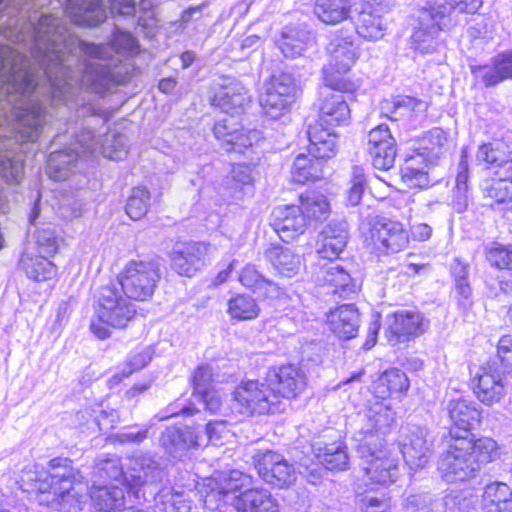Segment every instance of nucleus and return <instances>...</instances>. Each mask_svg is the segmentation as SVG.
I'll return each mask as SVG.
<instances>
[{"instance_id":"obj_1","label":"nucleus","mask_w":512,"mask_h":512,"mask_svg":"<svg viewBox=\"0 0 512 512\" xmlns=\"http://www.w3.org/2000/svg\"><path fill=\"white\" fill-rule=\"evenodd\" d=\"M33 44V55L44 76L43 83L30 61L20 52L0 45V177L18 183L23 160L9 151L7 133L17 141L35 142L46 124L40 96L55 102L68 101L76 86L103 93L110 85L124 84L135 72L129 57L138 45L128 32H115L108 45L78 41L61 20L44 15L18 41Z\"/></svg>"},{"instance_id":"obj_2","label":"nucleus","mask_w":512,"mask_h":512,"mask_svg":"<svg viewBox=\"0 0 512 512\" xmlns=\"http://www.w3.org/2000/svg\"><path fill=\"white\" fill-rule=\"evenodd\" d=\"M393 410L384 402H369L357 415L352 440L360 457L364 473L362 482L368 489L395 482L398 476L397 459L383 445L384 435L394 421Z\"/></svg>"},{"instance_id":"obj_3","label":"nucleus","mask_w":512,"mask_h":512,"mask_svg":"<svg viewBox=\"0 0 512 512\" xmlns=\"http://www.w3.org/2000/svg\"><path fill=\"white\" fill-rule=\"evenodd\" d=\"M21 488L36 492L38 502L59 512L80 510L86 487L81 476L67 458H54L49 462V471L27 469L21 476Z\"/></svg>"},{"instance_id":"obj_4","label":"nucleus","mask_w":512,"mask_h":512,"mask_svg":"<svg viewBox=\"0 0 512 512\" xmlns=\"http://www.w3.org/2000/svg\"><path fill=\"white\" fill-rule=\"evenodd\" d=\"M250 476L239 470L219 472L207 478L204 485L210 490L204 498L209 510H221L230 504L237 512H279L278 500L264 488H249Z\"/></svg>"},{"instance_id":"obj_5","label":"nucleus","mask_w":512,"mask_h":512,"mask_svg":"<svg viewBox=\"0 0 512 512\" xmlns=\"http://www.w3.org/2000/svg\"><path fill=\"white\" fill-rule=\"evenodd\" d=\"M81 148V154L76 148H70L69 151H54L49 155L47 161V174L55 181L66 180L78 165V159L92 154L98 149L101 154L111 160L120 161L127 155V138L123 134H108L105 143H99L93 132L84 131L77 141Z\"/></svg>"},{"instance_id":"obj_6","label":"nucleus","mask_w":512,"mask_h":512,"mask_svg":"<svg viewBox=\"0 0 512 512\" xmlns=\"http://www.w3.org/2000/svg\"><path fill=\"white\" fill-rule=\"evenodd\" d=\"M93 307L90 329L99 339L110 336L109 327L125 328L137 313L132 299L114 283L100 287L94 296Z\"/></svg>"},{"instance_id":"obj_7","label":"nucleus","mask_w":512,"mask_h":512,"mask_svg":"<svg viewBox=\"0 0 512 512\" xmlns=\"http://www.w3.org/2000/svg\"><path fill=\"white\" fill-rule=\"evenodd\" d=\"M127 470L117 455H101L96 463L97 474L100 478L113 479L121 482L136 499H139L141 487L147 483L160 481L163 471L150 456L130 458Z\"/></svg>"},{"instance_id":"obj_8","label":"nucleus","mask_w":512,"mask_h":512,"mask_svg":"<svg viewBox=\"0 0 512 512\" xmlns=\"http://www.w3.org/2000/svg\"><path fill=\"white\" fill-rule=\"evenodd\" d=\"M329 62L323 68L326 87L335 91L352 92L358 85L346 78V74L359 57L358 47L351 37L336 36L327 47Z\"/></svg>"},{"instance_id":"obj_9","label":"nucleus","mask_w":512,"mask_h":512,"mask_svg":"<svg viewBox=\"0 0 512 512\" xmlns=\"http://www.w3.org/2000/svg\"><path fill=\"white\" fill-rule=\"evenodd\" d=\"M159 279L160 272L155 263L131 260L120 271L115 284L132 300L145 301L154 294Z\"/></svg>"},{"instance_id":"obj_10","label":"nucleus","mask_w":512,"mask_h":512,"mask_svg":"<svg viewBox=\"0 0 512 512\" xmlns=\"http://www.w3.org/2000/svg\"><path fill=\"white\" fill-rule=\"evenodd\" d=\"M470 444L460 434L451 432L438 461V471L447 482L465 481L477 474V465L469 454Z\"/></svg>"},{"instance_id":"obj_11","label":"nucleus","mask_w":512,"mask_h":512,"mask_svg":"<svg viewBox=\"0 0 512 512\" xmlns=\"http://www.w3.org/2000/svg\"><path fill=\"white\" fill-rule=\"evenodd\" d=\"M447 16V8L436 11L430 0H425L418 10L414 31L410 37L411 48L422 55L434 53L438 46V35L445 25L443 20Z\"/></svg>"},{"instance_id":"obj_12","label":"nucleus","mask_w":512,"mask_h":512,"mask_svg":"<svg viewBox=\"0 0 512 512\" xmlns=\"http://www.w3.org/2000/svg\"><path fill=\"white\" fill-rule=\"evenodd\" d=\"M272 396L269 385L257 380L242 381L233 394L235 408L244 416L278 412V402Z\"/></svg>"},{"instance_id":"obj_13","label":"nucleus","mask_w":512,"mask_h":512,"mask_svg":"<svg viewBox=\"0 0 512 512\" xmlns=\"http://www.w3.org/2000/svg\"><path fill=\"white\" fill-rule=\"evenodd\" d=\"M297 86L288 74L273 76L260 97V105L265 115L277 119L290 110L295 101Z\"/></svg>"},{"instance_id":"obj_14","label":"nucleus","mask_w":512,"mask_h":512,"mask_svg":"<svg viewBox=\"0 0 512 512\" xmlns=\"http://www.w3.org/2000/svg\"><path fill=\"white\" fill-rule=\"evenodd\" d=\"M475 397L485 406L500 403L506 395V384L498 361L493 360L479 367L471 379Z\"/></svg>"},{"instance_id":"obj_15","label":"nucleus","mask_w":512,"mask_h":512,"mask_svg":"<svg viewBox=\"0 0 512 512\" xmlns=\"http://www.w3.org/2000/svg\"><path fill=\"white\" fill-rule=\"evenodd\" d=\"M428 327V321L422 313L413 310H399L388 314L385 319V336L395 345L423 334Z\"/></svg>"},{"instance_id":"obj_16","label":"nucleus","mask_w":512,"mask_h":512,"mask_svg":"<svg viewBox=\"0 0 512 512\" xmlns=\"http://www.w3.org/2000/svg\"><path fill=\"white\" fill-rule=\"evenodd\" d=\"M213 132L221 147L228 152L242 153L245 149L257 145L262 139L260 131L242 128L232 116L217 121Z\"/></svg>"},{"instance_id":"obj_17","label":"nucleus","mask_w":512,"mask_h":512,"mask_svg":"<svg viewBox=\"0 0 512 512\" xmlns=\"http://www.w3.org/2000/svg\"><path fill=\"white\" fill-rule=\"evenodd\" d=\"M210 101L226 113H240L250 102V95L241 81L223 76L214 82Z\"/></svg>"},{"instance_id":"obj_18","label":"nucleus","mask_w":512,"mask_h":512,"mask_svg":"<svg viewBox=\"0 0 512 512\" xmlns=\"http://www.w3.org/2000/svg\"><path fill=\"white\" fill-rule=\"evenodd\" d=\"M267 382L272 392V398L294 399L306 388V374L294 365L274 367L267 374Z\"/></svg>"},{"instance_id":"obj_19","label":"nucleus","mask_w":512,"mask_h":512,"mask_svg":"<svg viewBox=\"0 0 512 512\" xmlns=\"http://www.w3.org/2000/svg\"><path fill=\"white\" fill-rule=\"evenodd\" d=\"M373 247L379 253H396L408 246L409 236L403 224L396 220H377L370 231Z\"/></svg>"},{"instance_id":"obj_20","label":"nucleus","mask_w":512,"mask_h":512,"mask_svg":"<svg viewBox=\"0 0 512 512\" xmlns=\"http://www.w3.org/2000/svg\"><path fill=\"white\" fill-rule=\"evenodd\" d=\"M399 445L406 464L412 470L423 468L432 454V442L428 439L427 430L422 427L406 429Z\"/></svg>"},{"instance_id":"obj_21","label":"nucleus","mask_w":512,"mask_h":512,"mask_svg":"<svg viewBox=\"0 0 512 512\" xmlns=\"http://www.w3.org/2000/svg\"><path fill=\"white\" fill-rule=\"evenodd\" d=\"M210 254L211 247L205 242L184 243L171 253V265L179 275L193 277L206 265Z\"/></svg>"},{"instance_id":"obj_22","label":"nucleus","mask_w":512,"mask_h":512,"mask_svg":"<svg viewBox=\"0 0 512 512\" xmlns=\"http://www.w3.org/2000/svg\"><path fill=\"white\" fill-rule=\"evenodd\" d=\"M271 225L282 241L289 242L306 231L308 221L299 206L284 205L273 210Z\"/></svg>"},{"instance_id":"obj_23","label":"nucleus","mask_w":512,"mask_h":512,"mask_svg":"<svg viewBox=\"0 0 512 512\" xmlns=\"http://www.w3.org/2000/svg\"><path fill=\"white\" fill-rule=\"evenodd\" d=\"M448 416L452 422V428L455 434L462 431L465 435L475 428L481 419V410L471 399L462 396L451 398L446 406Z\"/></svg>"},{"instance_id":"obj_24","label":"nucleus","mask_w":512,"mask_h":512,"mask_svg":"<svg viewBox=\"0 0 512 512\" xmlns=\"http://www.w3.org/2000/svg\"><path fill=\"white\" fill-rule=\"evenodd\" d=\"M347 241L348 231L344 223L329 224L317 239L316 252L322 259L332 263L343 252Z\"/></svg>"},{"instance_id":"obj_25","label":"nucleus","mask_w":512,"mask_h":512,"mask_svg":"<svg viewBox=\"0 0 512 512\" xmlns=\"http://www.w3.org/2000/svg\"><path fill=\"white\" fill-rule=\"evenodd\" d=\"M326 323L338 338L348 340L357 335L360 316L355 307L344 304L327 313Z\"/></svg>"},{"instance_id":"obj_26","label":"nucleus","mask_w":512,"mask_h":512,"mask_svg":"<svg viewBox=\"0 0 512 512\" xmlns=\"http://www.w3.org/2000/svg\"><path fill=\"white\" fill-rule=\"evenodd\" d=\"M309 146L308 152L314 158L330 159L337 152V136L329 127H324V123L315 121L308 127Z\"/></svg>"},{"instance_id":"obj_27","label":"nucleus","mask_w":512,"mask_h":512,"mask_svg":"<svg viewBox=\"0 0 512 512\" xmlns=\"http://www.w3.org/2000/svg\"><path fill=\"white\" fill-rule=\"evenodd\" d=\"M48 258L36 253L35 247H26L21 254L18 267L31 280L48 281L57 273L56 266Z\"/></svg>"},{"instance_id":"obj_28","label":"nucleus","mask_w":512,"mask_h":512,"mask_svg":"<svg viewBox=\"0 0 512 512\" xmlns=\"http://www.w3.org/2000/svg\"><path fill=\"white\" fill-rule=\"evenodd\" d=\"M66 12L77 25L96 26L106 19L101 0H67Z\"/></svg>"},{"instance_id":"obj_29","label":"nucleus","mask_w":512,"mask_h":512,"mask_svg":"<svg viewBox=\"0 0 512 512\" xmlns=\"http://www.w3.org/2000/svg\"><path fill=\"white\" fill-rule=\"evenodd\" d=\"M327 87L322 92L323 100L320 106L319 119L317 121L329 126L341 125L348 122L350 109L343 95L332 92Z\"/></svg>"},{"instance_id":"obj_30","label":"nucleus","mask_w":512,"mask_h":512,"mask_svg":"<svg viewBox=\"0 0 512 512\" xmlns=\"http://www.w3.org/2000/svg\"><path fill=\"white\" fill-rule=\"evenodd\" d=\"M265 258L274 270L282 277L296 276L303 264L302 257L292 248L282 245H272L265 251Z\"/></svg>"},{"instance_id":"obj_31","label":"nucleus","mask_w":512,"mask_h":512,"mask_svg":"<svg viewBox=\"0 0 512 512\" xmlns=\"http://www.w3.org/2000/svg\"><path fill=\"white\" fill-rule=\"evenodd\" d=\"M160 444L167 453L180 457L189 449L197 447L199 442L197 435L190 428L169 427L162 433Z\"/></svg>"},{"instance_id":"obj_32","label":"nucleus","mask_w":512,"mask_h":512,"mask_svg":"<svg viewBox=\"0 0 512 512\" xmlns=\"http://www.w3.org/2000/svg\"><path fill=\"white\" fill-rule=\"evenodd\" d=\"M357 34L367 41L381 40L387 30V24L377 10L369 5L357 16L355 21Z\"/></svg>"},{"instance_id":"obj_33","label":"nucleus","mask_w":512,"mask_h":512,"mask_svg":"<svg viewBox=\"0 0 512 512\" xmlns=\"http://www.w3.org/2000/svg\"><path fill=\"white\" fill-rule=\"evenodd\" d=\"M485 512H512V490L504 482H492L485 486L482 495Z\"/></svg>"},{"instance_id":"obj_34","label":"nucleus","mask_w":512,"mask_h":512,"mask_svg":"<svg viewBox=\"0 0 512 512\" xmlns=\"http://www.w3.org/2000/svg\"><path fill=\"white\" fill-rule=\"evenodd\" d=\"M318 461L328 470H343L348 464V455L342 442L323 443L318 441L312 445Z\"/></svg>"},{"instance_id":"obj_35","label":"nucleus","mask_w":512,"mask_h":512,"mask_svg":"<svg viewBox=\"0 0 512 512\" xmlns=\"http://www.w3.org/2000/svg\"><path fill=\"white\" fill-rule=\"evenodd\" d=\"M401 177L408 188L429 186L428 162L422 153H416L405 159L401 168Z\"/></svg>"},{"instance_id":"obj_36","label":"nucleus","mask_w":512,"mask_h":512,"mask_svg":"<svg viewBox=\"0 0 512 512\" xmlns=\"http://www.w3.org/2000/svg\"><path fill=\"white\" fill-rule=\"evenodd\" d=\"M313 43V37L310 32L305 29L287 26L282 32L279 47L285 57L295 58Z\"/></svg>"},{"instance_id":"obj_37","label":"nucleus","mask_w":512,"mask_h":512,"mask_svg":"<svg viewBox=\"0 0 512 512\" xmlns=\"http://www.w3.org/2000/svg\"><path fill=\"white\" fill-rule=\"evenodd\" d=\"M90 496L94 506L99 511L115 512L125 505L123 488L116 485H93L90 491Z\"/></svg>"},{"instance_id":"obj_38","label":"nucleus","mask_w":512,"mask_h":512,"mask_svg":"<svg viewBox=\"0 0 512 512\" xmlns=\"http://www.w3.org/2000/svg\"><path fill=\"white\" fill-rule=\"evenodd\" d=\"M323 159L314 158L311 154H299L292 166L291 175L294 182L305 184L323 177Z\"/></svg>"},{"instance_id":"obj_39","label":"nucleus","mask_w":512,"mask_h":512,"mask_svg":"<svg viewBox=\"0 0 512 512\" xmlns=\"http://www.w3.org/2000/svg\"><path fill=\"white\" fill-rule=\"evenodd\" d=\"M239 281L247 289L267 297H277L280 293L279 286L262 275L252 264H247L241 270Z\"/></svg>"},{"instance_id":"obj_40","label":"nucleus","mask_w":512,"mask_h":512,"mask_svg":"<svg viewBox=\"0 0 512 512\" xmlns=\"http://www.w3.org/2000/svg\"><path fill=\"white\" fill-rule=\"evenodd\" d=\"M226 313L232 321H250L259 316L260 307L251 295L237 293L227 301Z\"/></svg>"},{"instance_id":"obj_41","label":"nucleus","mask_w":512,"mask_h":512,"mask_svg":"<svg viewBox=\"0 0 512 512\" xmlns=\"http://www.w3.org/2000/svg\"><path fill=\"white\" fill-rule=\"evenodd\" d=\"M317 280L321 285L334 288V293L346 294L353 291L351 286L352 278L339 264L334 262L320 267Z\"/></svg>"},{"instance_id":"obj_42","label":"nucleus","mask_w":512,"mask_h":512,"mask_svg":"<svg viewBox=\"0 0 512 512\" xmlns=\"http://www.w3.org/2000/svg\"><path fill=\"white\" fill-rule=\"evenodd\" d=\"M469 442V454L477 465V472L482 465L494 461L498 456V445L496 441L490 437L474 438L470 434L462 435Z\"/></svg>"},{"instance_id":"obj_43","label":"nucleus","mask_w":512,"mask_h":512,"mask_svg":"<svg viewBox=\"0 0 512 512\" xmlns=\"http://www.w3.org/2000/svg\"><path fill=\"white\" fill-rule=\"evenodd\" d=\"M314 13L323 23L334 25L349 16L350 3L348 0H316Z\"/></svg>"},{"instance_id":"obj_44","label":"nucleus","mask_w":512,"mask_h":512,"mask_svg":"<svg viewBox=\"0 0 512 512\" xmlns=\"http://www.w3.org/2000/svg\"><path fill=\"white\" fill-rule=\"evenodd\" d=\"M481 187L485 197L496 204L504 205L503 210L512 211V181L508 175L499 179L485 180Z\"/></svg>"},{"instance_id":"obj_45","label":"nucleus","mask_w":512,"mask_h":512,"mask_svg":"<svg viewBox=\"0 0 512 512\" xmlns=\"http://www.w3.org/2000/svg\"><path fill=\"white\" fill-rule=\"evenodd\" d=\"M409 380L404 372L393 368L385 371L376 381L374 389L377 397L385 399L392 393L407 391Z\"/></svg>"},{"instance_id":"obj_46","label":"nucleus","mask_w":512,"mask_h":512,"mask_svg":"<svg viewBox=\"0 0 512 512\" xmlns=\"http://www.w3.org/2000/svg\"><path fill=\"white\" fill-rule=\"evenodd\" d=\"M191 501L182 492L164 488L154 498V512H190Z\"/></svg>"},{"instance_id":"obj_47","label":"nucleus","mask_w":512,"mask_h":512,"mask_svg":"<svg viewBox=\"0 0 512 512\" xmlns=\"http://www.w3.org/2000/svg\"><path fill=\"white\" fill-rule=\"evenodd\" d=\"M300 208L308 220H324L330 213V204L327 198L317 192H309L300 196Z\"/></svg>"},{"instance_id":"obj_48","label":"nucleus","mask_w":512,"mask_h":512,"mask_svg":"<svg viewBox=\"0 0 512 512\" xmlns=\"http://www.w3.org/2000/svg\"><path fill=\"white\" fill-rule=\"evenodd\" d=\"M391 119L398 120L400 118H419L425 115L428 109V103L421 99L411 96H401L392 103Z\"/></svg>"},{"instance_id":"obj_49","label":"nucleus","mask_w":512,"mask_h":512,"mask_svg":"<svg viewBox=\"0 0 512 512\" xmlns=\"http://www.w3.org/2000/svg\"><path fill=\"white\" fill-rule=\"evenodd\" d=\"M227 187L235 197H238L239 194L251 193L253 187L252 169L242 164L235 166L227 178Z\"/></svg>"},{"instance_id":"obj_50","label":"nucleus","mask_w":512,"mask_h":512,"mask_svg":"<svg viewBox=\"0 0 512 512\" xmlns=\"http://www.w3.org/2000/svg\"><path fill=\"white\" fill-rule=\"evenodd\" d=\"M506 145L502 142L488 143L479 146L476 158L480 162L488 164H509L512 159V152L506 153Z\"/></svg>"},{"instance_id":"obj_51","label":"nucleus","mask_w":512,"mask_h":512,"mask_svg":"<svg viewBox=\"0 0 512 512\" xmlns=\"http://www.w3.org/2000/svg\"><path fill=\"white\" fill-rule=\"evenodd\" d=\"M149 207L150 192L145 187H135L127 200V215L133 220H138L146 215Z\"/></svg>"},{"instance_id":"obj_52","label":"nucleus","mask_w":512,"mask_h":512,"mask_svg":"<svg viewBox=\"0 0 512 512\" xmlns=\"http://www.w3.org/2000/svg\"><path fill=\"white\" fill-rule=\"evenodd\" d=\"M35 248L36 253L46 257L53 256L59 246V238L56 234V229L52 225H47L38 229L35 233Z\"/></svg>"},{"instance_id":"obj_53","label":"nucleus","mask_w":512,"mask_h":512,"mask_svg":"<svg viewBox=\"0 0 512 512\" xmlns=\"http://www.w3.org/2000/svg\"><path fill=\"white\" fill-rule=\"evenodd\" d=\"M366 188V177L364 169L360 166H354L351 171L348 187L345 191L346 204L356 206L360 203Z\"/></svg>"},{"instance_id":"obj_54","label":"nucleus","mask_w":512,"mask_h":512,"mask_svg":"<svg viewBox=\"0 0 512 512\" xmlns=\"http://www.w3.org/2000/svg\"><path fill=\"white\" fill-rule=\"evenodd\" d=\"M485 257L492 266L509 270L512 266V244L492 243L486 247Z\"/></svg>"},{"instance_id":"obj_55","label":"nucleus","mask_w":512,"mask_h":512,"mask_svg":"<svg viewBox=\"0 0 512 512\" xmlns=\"http://www.w3.org/2000/svg\"><path fill=\"white\" fill-rule=\"evenodd\" d=\"M270 473L271 474H266L265 482L278 488L289 486L296 480L294 467L290 465L284 457Z\"/></svg>"},{"instance_id":"obj_56","label":"nucleus","mask_w":512,"mask_h":512,"mask_svg":"<svg viewBox=\"0 0 512 512\" xmlns=\"http://www.w3.org/2000/svg\"><path fill=\"white\" fill-rule=\"evenodd\" d=\"M472 73L476 79L487 87L494 86L504 80L501 70L498 69L496 56L490 64L472 67Z\"/></svg>"},{"instance_id":"obj_57","label":"nucleus","mask_w":512,"mask_h":512,"mask_svg":"<svg viewBox=\"0 0 512 512\" xmlns=\"http://www.w3.org/2000/svg\"><path fill=\"white\" fill-rule=\"evenodd\" d=\"M497 357L499 369L503 375L512 378V335H504L499 339Z\"/></svg>"},{"instance_id":"obj_58","label":"nucleus","mask_w":512,"mask_h":512,"mask_svg":"<svg viewBox=\"0 0 512 512\" xmlns=\"http://www.w3.org/2000/svg\"><path fill=\"white\" fill-rule=\"evenodd\" d=\"M388 148L389 149H386L383 145L379 146L377 149L369 151V154L372 158V164L376 169L389 170L391 167H393L396 157V143H390Z\"/></svg>"},{"instance_id":"obj_59","label":"nucleus","mask_w":512,"mask_h":512,"mask_svg":"<svg viewBox=\"0 0 512 512\" xmlns=\"http://www.w3.org/2000/svg\"><path fill=\"white\" fill-rule=\"evenodd\" d=\"M253 458L259 476L265 481L266 474H271L270 471L272 472L275 466L282 461L283 456L272 451H265L258 452Z\"/></svg>"},{"instance_id":"obj_60","label":"nucleus","mask_w":512,"mask_h":512,"mask_svg":"<svg viewBox=\"0 0 512 512\" xmlns=\"http://www.w3.org/2000/svg\"><path fill=\"white\" fill-rule=\"evenodd\" d=\"M208 441L215 446H221L233 435L225 421H212L206 426Z\"/></svg>"},{"instance_id":"obj_61","label":"nucleus","mask_w":512,"mask_h":512,"mask_svg":"<svg viewBox=\"0 0 512 512\" xmlns=\"http://www.w3.org/2000/svg\"><path fill=\"white\" fill-rule=\"evenodd\" d=\"M392 142H395V140L390 132V129L386 124H380L369 132L367 148L368 152L383 145L386 149H389L388 145Z\"/></svg>"},{"instance_id":"obj_62","label":"nucleus","mask_w":512,"mask_h":512,"mask_svg":"<svg viewBox=\"0 0 512 512\" xmlns=\"http://www.w3.org/2000/svg\"><path fill=\"white\" fill-rule=\"evenodd\" d=\"M192 383L194 394H203L214 388L212 380V369L209 366H199L193 373Z\"/></svg>"},{"instance_id":"obj_63","label":"nucleus","mask_w":512,"mask_h":512,"mask_svg":"<svg viewBox=\"0 0 512 512\" xmlns=\"http://www.w3.org/2000/svg\"><path fill=\"white\" fill-rule=\"evenodd\" d=\"M118 421V414L115 410L111 411H105L101 410L99 411V414L94 416L91 421H88V426L90 424L98 426L99 430L101 431H107L109 429H112L115 424Z\"/></svg>"},{"instance_id":"obj_64","label":"nucleus","mask_w":512,"mask_h":512,"mask_svg":"<svg viewBox=\"0 0 512 512\" xmlns=\"http://www.w3.org/2000/svg\"><path fill=\"white\" fill-rule=\"evenodd\" d=\"M389 508L387 499L365 496L361 499V509L364 512H386Z\"/></svg>"}]
</instances>
